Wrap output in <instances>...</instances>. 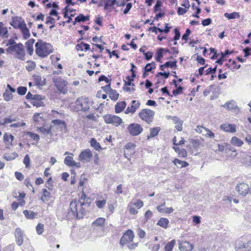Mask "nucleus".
<instances>
[{
  "instance_id": "f257e3e1",
  "label": "nucleus",
  "mask_w": 251,
  "mask_h": 251,
  "mask_svg": "<svg viewBox=\"0 0 251 251\" xmlns=\"http://www.w3.org/2000/svg\"><path fill=\"white\" fill-rule=\"evenodd\" d=\"M90 204V202H88L87 200L86 202L81 201L80 203L76 200L72 201L68 212V218L82 219L86 214L85 208L89 207Z\"/></svg>"
},
{
  "instance_id": "f03ea898",
  "label": "nucleus",
  "mask_w": 251,
  "mask_h": 251,
  "mask_svg": "<svg viewBox=\"0 0 251 251\" xmlns=\"http://www.w3.org/2000/svg\"><path fill=\"white\" fill-rule=\"evenodd\" d=\"M35 46L36 53L42 58L47 57L53 51V48L51 44L44 42L41 40H38Z\"/></svg>"
},
{
  "instance_id": "7ed1b4c3",
  "label": "nucleus",
  "mask_w": 251,
  "mask_h": 251,
  "mask_svg": "<svg viewBox=\"0 0 251 251\" xmlns=\"http://www.w3.org/2000/svg\"><path fill=\"white\" fill-rule=\"evenodd\" d=\"M6 50L9 53L15 51L16 58L22 61L25 60V53L24 45L22 43H18L14 47H9Z\"/></svg>"
},
{
  "instance_id": "20e7f679",
  "label": "nucleus",
  "mask_w": 251,
  "mask_h": 251,
  "mask_svg": "<svg viewBox=\"0 0 251 251\" xmlns=\"http://www.w3.org/2000/svg\"><path fill=\"white\" fill-rule=\"evenodd\" d=\"M154 114V111L148 109H144L139 113V116L142 120L150 124L152 121Z\"/></svg>"
},
{
  "instance_id": "39448f33",
  "label": "nucleus",
  "mask_w": 251,
  "mask_h": 251,
  "mask_svg": "<svg viewBox=\"0 0 251 251\" xmlns=\"http://www.w3.org/2000/svg\"><path fill=\"white\" fill-rule=\"evenodd\" d=\"M103 119L105 123L107 124H112L115 126H118L123 122L122 119L120 117L111 114H106L104 115Z\"/></svg>"
},
{
  "instance_id": "423d86ee",
  "label": "nucleus",
  "mask_w": 251,
  "mask_h": 251,
  "mask_svg": "<svg viewBox=\"0 0 251 251\" xmlns=\"http://www.w3.org/2000/svg\"><path fill=\"white\" fill-rule=\"evenodd\" d=\"M75 104L76 106L80 107V110L84 112H86L90 109L89 100L87 98H78L75 101Z\"/></svg>"
},
{
  "instance_id": "0eeeda50",
  "label": "nucleus",
  "mask_w": 251,
  "mask_h": 251,
  "mask_svg": "<svg viewBox=\"0 0 251 251\" xmlns=\"http://www.w3.org/2000/svg\"><path fill=\"white\" fill-rule=\"evenodd\" d=\"M127 129L132 136L139 135L143 130V128L140 125L135 123L129 125Z\"/></svg>"
},
{
  "instance_id": "6e6552de",
  "label": "nucleus",
  "mask_w": 251,
  "mask_h": 251,
  "mask_svg": "<svg viewBox=\"0 0 251 251\" xmlns=\"http://www.w3.org/2000/svg\"><path fill=\"white\" fill-rule=\"evenodd\" d=\"M134 238L133 232L131 230H128L121 238L120 244L124 246L126 244L130 243L133 241Z\"/></svg>"
},
{
  "instance_id": "1a4fd4ad",
  "label": "nucleus",
  "mask_w": 251,
  "mask_h": 251,
  "mask_svg": "<svg viewBox=\"0 0 251 251\" xmlns=\"http://www.w3.org/2000/svg\"><path fill=\"white\" fill-rule=\"evenodd\" d=\"M236 190L239 195L245 196L248 193L249 190V185L244 183H241L238 185L236 188Z\"/></svg>"
},
{
  "instance_id": "9d476101",
  "label": "nucleus",
  "mask_w": 251,
  "mask_h": 251,
  "mask_svg": "<svg viewBox=\"0 0 251 251\" xmlns=\"http://www.w3.org/2000/svg\"><path fill=\"white\" fill-rule=\"evenodd\" d=\"M131 105L130 107H128L126 110L125 113L126 114L131 113L133 114L136 110L140 107V102L139 101L133 100L131 101Z\"/></svg>"
},
{
  "instance_id": "9b49d317",
  "label": "nucleus",
  "mask_w": 251,
  "mask_h": 251,
  "mask_svg": "<svg viewBox=\"0 0 251 251\" xmlns=\"http://www.w3.org/2000/svg\"><path fill=\"white\" fill-rule=\"evenodd\" d=\"M92 151L89 149H86L79 154V160L81 161H88L92 157Z\"/></svg>"
},
{
  "instance_id": "f8f14e48",
  "label": "nucleus",
  "mask_w": 251,
  "mask_h": 251,
  "mask_svg": "<svg viewBox=\"0 0 251 251\" xmlns=\"http://www.w3.org/2000/svg\"><path fill=\"white\" fill-rule=\"evenodd\" d=\"M15 236L17 244L20 246L23 243V233L20 228H17L15 231Z\"/></svg>"
},
{
  "instance_id": "ddd939ff",
  "label": "nucleus",
  "mask_w": 251,
  "mask_h": 251,
  "mask_svg": "<svg viewBox=\"0 0 251 251\" xmlns=\"http://www.w3.org/2000/svg\"><path fill=\"white\" fill-rule=\"evenodd\" d=\"M67 84L68 82L63 79H61V80L56 82L55 83V85L57 87L58 90L63 94H65L67 92V90L64 88V87Z\"/></svg>"
},
{
  "instance_id": "4468645a",
  "label": "nucleus",
  "mask_w": 251,
  "mask_h": 251,
  "mask_svg": "<svg viewBox=\"0 0 251 251\" xmlns=\"http://www.w3.org/2000/svg\"><path fill=\"white\" fill-rule=\"evenodd\" d=\"M220 128L224 131L226 132H228L230 133H234L236 131V126L233 124H222V125H221Z\"/></svg>"
},
{
  "instance_id": "2eb2a0df",
  "label": "nucleus",
  "mask_w": 251,
  "mask_h": 251,
  "mask_svg": "<svg viewBox=\"0 0 251 251\" xmlns=\"http://www.w3.org/2000/svg\"><path fill=\"white\" fill-rule=\"evenodd\" d=\"M18 17L16 16L13 17L12 21L10 22V25H12L15 28H22L24 24H25L24 21L20 22L18 20Z\"/></svg>"
},
{
  "instance_id": "dca6fc26",
  "label": "nucleus",
  "mask_w": 251,
  "mask_h": 251,
  "mask_svg": "<svg viewBox=\"0 0 251 251\" xmlns=\"http://www.w3.org/2000/svg\"><path fill=\"white\" fill-rule=\"evenodd\" d=\"M226 106L228 110H234L235 112L237 113H238L240 111L239 107L236 105V102L234 100L227 102L224 105V107Z\"/></svg>"
},
{
  "instance_id": "f3484780",
  "label": "nucleus",
  "mask_w": 251,
  "mask_h": 251,
  "mask_svg": "<svg viewBox=\"0 0 251 251\" xmlns=\"http://www.w3.org/2000/svg\"><path fill=\"white\" fill-rule=\"evenodd\" d=\"M179 249L181 251H191L193 246L189 242L185 241L179 244Z\"/></svg>"
},
{
  "instance_id": "a211bd4d",
  "label": "nucleus",
  "mask_w": 251,
  "mask_h": 251,
  "mask_svg": "<svg viewBox=\"0 0 251 251\" xmlns=\"http://www.w3.org/2000/svg\"><path fill=\"white\" fill-rule=\"evenodd\" d=\"M34 42V39H30L25 43V47L26 48L27 52L30 55H32L33 52V45Z\"/></svg>"
},
{
  "instance_id": "6ab92c4d",
  "label": "nucleus",
  "mask_w": 251,
  "mask_h": 251,
  "mask_svg": "<svg viewBox=\"0 0 251 251\" xmlns=\"http://www.w3.org/2000/svg\"><path fill=\"white\" fill-rule=\"evenodd\" d=\"M126 103L125 101L117 102L115 106V110L116 113H119L122 112L126 107Z\"/></svg>"
},
{
  "instance_id": "aec40b11",
  "label": "nucleus",
  "mask_w": 251,
  "mask_h": 251,
  "mask_svg": "<svg viewBox=\"0 0 251 251\" xmlns=\"http://www.w3.org/2000/svg\"><path fill=\"white\" fill-rule=\"evenodd\" d=\"M159 127H155L150 129V134L147 135V139H149L151 138L157 136L160 130Z\"/></svg>"
},
{
  "instance_id": "412c9836",
  "label": "nucleus",
  "mask_w": 251,
  "mask_h": 251,
  "mask_svg": "<svg viewBox=\"0 0 251 251\" xmlns=\"http://www.w3.org/2000/svg\"><path fill=\"white\" fill-rule=\"evenodd\" d=\"M23 214L25 216L29 219H33L37 217V213H35L32 211H28L27 210H25L23 211Z\"/></svg>"
},
{
  "instance_id": "4be33fe9",
  "label": "nucleus",
  "mask_w": 251,
  "mask_h": 251,
  "mask_svg": "<svg viewBox=\"0 0 251 251\" xmlns=\"http://www.w3.org/2000/svg\"><path fill=\"white\" fill-rule=\"evenodd\" d=\"M43 194L41 197V200L43 202L49 201L50 198V193L46 189L42 190Z\"/></svg>"
},
{
  "instance_id": "5701e85b",
  "label": "nucleus",
  "mask_w": 251,
  "mask_h": 251,
  "mask_svg": "<svg viewBox=\"0 0 251 251\" xmlns=\"http://www.w3.org/2000/svg\"><path fill=\"white\" fill-rule=\"evenodd\" d=\"M21 30L23 34V37L24 39H27L30 37V34L29 33L28 29L26 27L25 24H24L22 28H21Z\"/></svg>"
},
{
  "instance_id": "b1692460",
  "label": "nucleus",
  "mask_w": 251,
  "mask_h": 251,
  "mask_svg": "<svg viewBox=\"0 0 251 251\" xmlns=\"http://www.w3.org/2000/svg\"><path fill=\"white\" fill-rule=\"evenodd\" d=\"M90 143L91 146L96 151H100L101 149L100 143L95 138H91Z\"/></svg>"
},
{
  "instance_id": "393cba45",
  "label": "nucleus",
  "mask_w": 251,
  "mask_h": 251,
  "mask_svg": "<svg viewBox=\"0 0 251 251\" xmlns=\"http://www.w3.org/2000/svg\"><path fill=\"white\" fill-rule=\"evenodd\" d=\"M157 210L160 213H163L166 214H170L172 213L174 211V209L172 207H161L160 206H157L156 207Z\"/></svg>"
},
{
  "instance_id": "a878e982",
  "label": "nucleus",
  "mask_w": 251,
  "mask_h": 251,
  "mask_svg": "<svg viewBox=\"0 0 251 251\" xmlns=\"http://www.w3.org/2000/svg\"><path fill=\"white\" fill-rule=\"evenodd\" d=\"M173 162L175 165L177 166V167L179 166L181 168L186 167L189 165L187 162L180 160L177 158L175 159Z\"/></svg>"
},
{
  "instance_id": "bb28decb",
  "label": "nucleus",
  "mask_w": 251,
  "mask_h": 251,
  "mask_svg": "<svg viewBox=\"0 0 251 251\" xmlns=\"http://www.w3.org/2000/svg\"><path fill=\"white\" fill-rule=\"evenodd\" d=\"M169 224V220L167 218H161L157 222V225L159 226L166 228Z\"/></svg>"
},
{
  "instance_id": "cd10ccee",
  "label": "nucleus",
  "mask_w": 251,
  "mask_h": 251,
  "mask_svg": "<svg viewBox=\"0 0 251 251\" xmlns=\"http://www.w3.org/2000/svg\"><path fill=\"white\" fill-rule=\"evenodd\" d=\"M230 142L232 145L238 147H241L243 144V142L241 139L235 136L231 138Z\"/></svg>"
},
{
  "instance_id": "c85d7f7f",
  "label": "nucleus",
  "mask_w": 251,
  "mask_h": 251,
  "mask_svg": "<svg viewBox=\"0 0 251 251\" xmlns=\"http://www.w3.org/2000/svg\"><path fill=\"white\" fill-rule=\"evenodd\" d=\"M64 164L69 167H73V164L75 163V160L73 157L70 156H66L64 159Z\"/></svg>"
},
{
  "instance_id": "c756f323",
  "label": "nucleus",
  "mask_w": 251,
  "mask_h": 251,
  "mask_svg": "<svg viewBox=\"0 0 251 251\" xmlns=\"http://www.w3.org/2000/svg\"><path fill=\"white\" fill-rule=\"evenodd\" d=\"M175 244V240H172L171 241L168 242L165 246V251H172Z\"/></svg>"
},
{
  "instance_id": "7c9ffc66",
  "label": "nucleus",
  "mask_w": 251,
  "mask_h": 251,
  "mask_svg": "<svg viewBox=\"0 0 251 251\" xmlns=\"http://www.w3.org/2000/svg\"><path fill=\"white\" fill-rule=\"evenodd\" d=\"M108 95L109 98L114 101H116L118 99L119 95L116 90L112 89L109 93Z\"/></svg>"
},
{
  "instance_id": "2f4dec72",
  "label": "nucleus",
  "mask_w": 251,
  "mask_h": 251,
  "mask_svg": "<svg viewBox=\"0 0 251 251\" xmlns=\"http://www.w3.org/2000/svg\"><path fill=\"white\" fill-rule=\"evenodd\" d=\"M164 52V49L162 48H160L158 49L157 51L156 52V61L157 62L161 63V59L163 57Z\"/></svg>"
},
{
  "instance_id": "473e14b6",
  "label": "nucleus",
  "mask_w": 251,
  "mask_h": 251,
  "mask_svg": "<svg viewBox=\"0 0 251 251\" xmlns=\"http://www.w3.org/2000/svg\"><path fill=\"white\" fill-rule=\"evenodd\" d=\"M26 63L27 65L26 66V69L28 72L32 71L33 70L35 67H36V64L34 61L28 60L26 62Z\"/></svg>"
},
{
  "instance_id": "72a5a7b5",
  "label": "nucleus",
  "mask_w": 251,
  "mask_h": 251,
  "mask_svg": "<svg viewBox=\"0 0 251 251\" xmlns=\"http://www.w3.org/2000/svg\"><path fill=\"white\" fill-rule=\"evenodd\" d=\"M18 156V154L16 152H14L10 154H4L3 158L7 161L14 160L16 157Z\"/></svg>"
},
{
  "instance_id": "f704fd0d",
  "label": "nucleus",
  "mask_w": 251,
  "mask_h": 251,
  "mask_svg": "<svg viewBox=\"0 0 251 251\" xmlns=\"http://www.w3.org/2000/svg\"><path fill=\"white\" fill-rule=\"evenodd\" d=\"M249 247V243H242L241 245L236 244V248L237 249V251H247L246 249Z\"/></svg>"
},
{
  "instance_id": "c9c22d12",
  "label": "nucleus",
  "mask_w": 251,
  "mask_h": 251,
  "mask_svg": "<svg viewBox=\"0 0 251 251\" xmlns=\"http://www.w3.org/2000/svg\"><path fill=\"white\" fill-rule=\"evenodd\" d=\"M224 16L228 19H233L239 17V14L237 12H233L231 13H226Z\"/></svg>"
},
{
  "instance_id": "e433bc0d",
  "label": "nucleus",
  "mask_w": 251,
  "mask_h": 251,
  "mask_svg": "<svg viewBox=\"0 0 251 251\" xmlns=\"http://www.w3.org/2000/svg\"><path fill=\"white\" fill-rule=\"evenodd\" d=\"M90 18L89 15L84 16L82 14H80L78 16H77L76 21H78L80 22H84L85 21H88Z\"/></svg>"
},
{
  "instance_id": "4c0bfd02",
  "label": "nucleus",
  "mask_w": 251,
  "mask_h": 251,
  "mask_svg": "<svg viewBox=\"0 0 251 251\" xmlns=\"http://www.w3.org/2000/svg\"><path fill=\"white\" fill-rule=\"evenodd\" d=\"M14 139V136L11 134L5 133L3 136L4 142H8L11 144Z\"/></svg>"
},
{
  "instance_id": "58836bf2",
  "label": "nucleus",
  "mask_w": 251,
  "mask_h": 251,
  "mask_svg": "<svg viewBox=\"0 0 251 251\" xmlns=\"http://www.w3.org/2000/svg\"><path fill=\"white\" fill-rule=\"evenodd\" d=\"M51 123L54 124V125L55 126H58V125H62L64 128H66L67 125L65 121L59 120V119H55L51 121Z\"/></svg>"
},
{
  "instance_id": "ea45409f",
  "label": "nucleus",
  "mask_w": 251,
  "mask_h": 251,
  "mask_svg": "<svg viewBox=\"0 0 251 251\" xmlns=\"http://www.w3.org/2000/svg\"><path fill=\"white\" fill-rule=\"evenodd\" d=\"M118 1L115 0H107L104 4V9H107L109 6H113L114 4L117 5Z\"/></svg>"
},
{
  "instance_id": "a19ab883",
  "label": "nucleus",
  "mask_w": 251,
  "mask_h": 251,
  "mask_svg": "<svg viewBox=\"0 0 251 251\" xmlns=\"http://www.w3.org/2000/svg\"><path fill=\"white\" fill-rule=\"evenodd\" d=\"M40 131L43 133L44 134H50L51 133V128L50 127H40L39 128Z\"/></svg>"
},
{
  "instance_id": "79ce46f5",
  "label": "nucleus",
  "mask_w": 251,
  "mask_h": 251,
  "mask_svg": "<svg viewBox=\"0 0 251 251\" xmlns=\"http://www.w3.org/2000/svg\"><path fill=\"white\" fill-rule=\"evenodd\" d=\"M16 121V118L14 117H12L11 116H9V117L6 118L4 119V122L2 123H1L0 124L1 125H5L6 124L8 123H11L13 122H15Z\"/></svg>"
},
{
  "instance_id": "37998d69",
  "label": "nucleus",
  "mask_w": 251,
  "mask_h": 251,
  "mask_svg": "<svg viewBox=\"0 0 251 251\" xmlns=\"http://www.w3.org/2000/svg\"><path fill=\"white\" fill-rule=\"evenodd\" d=\"M152 66H154V68H155V64L154 62H152L151 63H148L145 66V67L144 68V70L145 71V72H151L153 69V68H152Z\"/></svg>"
},
{
  "instance_id": "c03bdc74",
  "label": "nucleus",
  "mask_w": 251,
  "mask_h": 251,
  "mask_svg": "<svg viewBox=\"0 0 251 251\" xmlns=\"http://www.w3.org/2000/svg\"><path fill=\"white\" fill-rule=\"evenodd\" d=\"M27 91V88L24 86H20L17 88V93L20 95H24Z\"/></svg>"
},
{
  "instance_id": "a18cd8bd",
  "label": "nucleus",
  "mask_w": 251,
  "mask_h": 251,
  "mask_svg": "<svg viewBox=\"0 0 251 251\" xmlns=\"http://www.w3.org/2000/svg\"><path fill=\"white\" fill-rule=\"evenodd\" d=\"M176 62L177 61L176 60L173 62L167 61L164 64V66H165V67H170L171 68H173L174 67L176 68Z\"/></svg>"
},
{
  "instance_id": "49530a36",
  "label": "nucleus",
  "mask_w": 251,
  "mask_h": 251,
  "mask_svg": "<svg viewBox=\"0 0 251 251\" xmlns=\"http://www.w3.org/2000/svg\"><path fill=\"white\" fill-rule=\"evenodd\" d=\"M105 222V219L103 218H98L96 220H95L93 224L97 225L98 226H102Z\"/></svg>"
},
{
  "instance_id": "de8ad7c7",
  "label": "nucleus",
  "mask_w": 251,
  "mask_h": 251,
  "mask_svg": "<svg viewBox=\"0 0 251 251\" xmlns=\"http://www.w3.org/2000/svg\"><path fill=\"white\" fill-rule=\"evenodd\" d=\"M27 135H28L29 137L32 138L33 140L38 142L40 139L39 136L35 133L31 132H27Z\"/></svg>"
},
{
  "instance_id": "09e8293b",
  "label": "nucleus",
  "mask_w": 251,
  "mask_h": 251,
  "mask_svg": "<svg viewBox=\"0 0 251 251\" xmlns=\"http://www.w3.org/2000/svg\"><path fill=\"white\" fill-rule=\"evenodd\" d=\"M106 202V200H99L97 201H96V205L99 208H102L104 207V206L105 205Z\"/></svg>"
},
{
  "instance_id": "8fccbe9b",
  "label": "nucleus",
  "mask_w": 251,
  "mask_h": 251,
  "mask_svg": "<svg viewBox=\"0 0 251 251\" xmlns=\"http://www.w3.org/2000/svg\"><path fill=\"white\" fill-rule=\"evenodd\" d=\"M37 233L40 235L44 231V225L41 224H38L36 227Z\"/></svg>"
},
{
  "instance_id": "3c124183",
  "label": "nucleus",
  "mask_w": 251,
  "mask_h": 251,
  "mask_svg": "<svg viewBox=\"0 0 251 251\" xmlns=\"http://www.w3.org/2000/svg\"><path fill=\"white\" fill-rule=\"evenodd\" d=\"M3 96L5 100L8 101L12 98V95L9 91L6 90L5 92L3 93Z\"/></svg>"
},
{
  "instance_id": "603ef678",
  "label": "nucleus",
  "mask_w": 251,
  "mask_h": 251,
  "mask_svg": "<svg viewBox=\"0 0 251 251\" xmlns=\"http://www.w3.org/2000/svg\"><path fill=\"white\" fill-rule=\"evenodd\" d=\"M176 89H175V90H174L173 91V94L174 95V96H176V95H178L180 94H181L182 92V90L183 89V88L181 86H179V87H176Z\"/></svg>"
},
{
  "instance_id": "864d4df0",
  "label": "nucleus",
  "mask_w": 251,
  "mask_h": 251,
  "mask_svg": "<svg viewBox=\"0 0 251 251\" xmlns=\"http://www.w3.org/2000/svg\"><path fill=\"white\" fill-rule=\"evenodd\" d=\"M174 30L175 33V36L173 38V40L177 41L180 38V33L177 28H175Z\"/></svg>"
},
{
  "instance_id": "5fc2aeb1",
  "label": "nucleus",
  "mask_w": 251,
  "mask_h": 251,
  "mask_svg": "<svg viewBox=\"0 0 251 251\" xmlns=\"http://www.w3.org/2000/svg\"><path fill=\"white\" fill-rule=\"evenodd\" d=\"M31 103L34 105L38 107L43 106L44 105V102L42 100H33Z\"/></svg>"
},
{
  "instance_id": "6e6d98bb",
  "label": "nucleus",
  "mask_w": 251,
  "mask_h": 251,
  "mask_svg": "<svg viewBox=\"0 0 251 251\" xmlns=\"http://www.w3.org/2000/svg\"><path fill=\"white\" fill-rule=\"evenodd\" d=\"M135 147L136 145L134 144L131 143H128L125 146V149L127 151H132V150H134Z\"/></svg>"
},
{
  "instance_id": "4d7b16f0",
  "label": "nucleus",
  "mask_w": 251,
  "mask_h": 251,
  "mask_svg": "<svg viewBox=\"0 0 251 251\" xmlns=\"http://www.w3.org/2000/svg\"><path fill=\"white\" fill-rule=\"evenodd\" d=\"M30 162V160L29 155L28 154L25 155L23 163L25 165L26 168H27L29 166Z\"/></svg>"
},
{
  "instance_id": "13d9d810",
  "label": "nucleus",
  "mask_w": 251,
  "mask_h": 251,
  "mask_svg": "<svg viewBox=\"0 0 251 251\" xmlns=\"http://www.w3.org/2000/svg\"><path fill=\"white\" fill-rule=\"evenodd\" d=\"M153 215L152 212L150 210H147L145 214V221L147 222Z\"/></svg>"
},
{
  "instance_id": "bf43d9fd",
  "label": "nucleus",
  "mask_w": 251,
  "mask_h": 251,
  "mask_svg": "<svg viewBox=\"0 0 251 251\" xmlns=\"http://www.w3.org/2000/svg\"><path fill=\"white\" fill-rule=\"evenodd\" d=\"M98 81L99 82L104 81L107 83H110L111 80L109 79L106 76L102 75L99 77Z\"/></svg>"
},
{
  "instance_id": "052dcab7",
  "label": "nucleus",
  "mask_w": 251,
  "mask_h": 251,
  "mask_svg": "<svg viewBox=\"0 0 251 251\" xmlns=\"http://www.w3.org/2000/svg\"><path fill=\"white\" fill-rule=\"evenodd\" d=\"M216 70H217V65H216V66L213 68H209L208 69H207L206 71H205V72H206V75H209V74H214L216 72Z\"/></svg>"
},
{
  "instance_id": "680f3d73",
  "label": "nucleus",
  "mask_w": 251,
  "mask_h": 251,
  "mask_svg": "<svg viewBox=\"0 0 251 251\" xmlns=\"http://www.w3.org/2000/svg\"><path fill=\"white\" fill-rule=\"evenodd\" d=\"M191 33V31L190 29H189L188 28L185 31V33L182 35V37L181 38L182 40L187 41L188 39V36L190 35Z\"/></svg>"
},
{
  "instance_id": "e2e57ef3",
  "label": "nucleus",
  "mask_w": 251,
  "mask_h": 251,
  "mask_svg": "<svg viewBox=\"0 0 251 251\" xmlns=\"http://www.w3.org/2000/svg\"><path fill=\"white\" fill-rule=\"evenodd\" d=\"M81 46L83 47V50H85V51L90 50V45L83 42L81 43L80 44L77 45L76 47H81Z\"/></svg>"
},
{
  "instance_id": "0e129e2a",
  "label": "nucleus",
  "mask_w": 251,
  "mask_h": 251,
  "mask_svg": "<svg viewBox=\"0 0 251 251\" xmlns=\"http://www.w3.org/2000/svg\"><path fill=\"white\" fill-rule=\"evenodd\" d=\"M46 187L48 188L49 190H51L53 188V186L52 185V178L50 177L48 181L46 183Z\"/></svg>"
},
{
  "instance_id": "69168bd1",
  "label": "nucleus",
  "mask_w": 251,
  "mask_h": 251,
  "mask_svg": "<svg viewBox=\"0 0 251 251\" xmlns=\"http://www.w3.org/2000/svg\"><path fill=\"white\" fill-rule=\"evenodd\" d=\"M177 153L178 154L179 156L183 158L185 157L187 154L186 150L183 149H181Z\"/></svg>"
},
{
  "instance_id": "338daca9",
  "label": "nucleus",
  "mask_w": 251,
  "mask_h": 251,
  "mask_svg": "<svg viewBox=\"0 0 251 251\" xmlns=\"http://www.w3.org/2000/svg\"><path fill=\"white\" fill-rule=\"evenodd\" d=\"M212 23V20L210 18H207L201 21V24L203 26H207L211 24Z\"/></svg>"
},
{
  "instance_id": "774afa93",
  "label": "nucleus",
  "mask_w": 251,
  "mask_h": 251,
  "mask_svg": "<svg viewBox=\"0 0 251 251\" xmlns=\"http://www.w3.org/2000/svg\"><path fill=\"white\" fill-rule=\"evenodd\" d=\"M144 56L146 60L149 61L151 59L152 57V52L151 51H148L144 53Z\"/></svg>"
}]
</instances>
